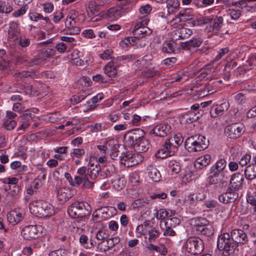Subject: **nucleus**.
<instances>
[{
    "mask_svg": "<svg viewBox=\"0 0 256 256\" xmlns=\"http://www.w3.org/2000/svg\"><path fill=\"white\" fill-rule=\"evenodd\" d=\"M100 171V168L98 164H96L95 168H86V166H82L77 170L78 176H74V185L76 187L80 186L82 184L84 188L90 189L93 188L94 182H91V180L96 179L98 176Z\"/></svg>",
    "mask_w": 256,
    "mask_h": 256,
    "instance_id": "obj_1",
    "label": "nucleus"
},
{
    "mask_svg": "<svg viewBox=\"0 0 256 256\" xmlns=\"http://www.w3.org/2000/svg\"><path fill=\"white\" fill-rule=\"evenodd\" d=\"M217 246L220 251H222L224 256H236L238 252L236 243L228 233H224L218 236Z\"/></svg>",
    "mask_w": 256,
    "mask_h": 256,
    "instance_id": "obj_2",
    "label": "nucleus"
},
{
    "mask_svg": "<svg viewBox=\"0 0 256 256\" xmlns=\"http://www.w3.org/2000/svg\"><path fill=\"white\" fill-rule=\"evenodd\" d=\"M30 210L33 214L39 218H46L54 214V208L50 203L42 200H36L30 204Z\"/></svg>",
    "mask_w": 256,
    "mask_h": 256,
    "instance_id": "obj_3",
    "label": "nucleus"
},
{
    "mask_svg": "<svg viewBox=\"0 0 256 256\" xmlns=\"http://www.w3.org/2000/svg\"><path fill=\"white\" fill-rule=\"evenodd\" d=\"M208 140L202 135H196L186 139L184 142L185 148L190 152H200L206 148Z\"/></svg>",
    "mask_w": 256,
    "mask_h": 256,
    "instance_id": "obj_4",
    "label": "nucleus"
},
{
    "mask_svg": "<svg viewBox=\"0 0 256 256\" xmlns=\"http://www.w3.org/2000/svg\"><path fill=\"white\" fill-rule=\"evenodd\" d=\"M68 212L73 218H84L90 214V206L85 202H76L68 208Z\"/></svg>",
    "mask_w": 256,
    "mask_h": 256,
    "instance_id": "obj_5",
    "label": "nucleus"
},
{
    "mask_svg": "<svg viewBox=\"0 0 256 256\" xmlns=\"http://www.w3.org/2000/svg\"><path fill=\"white\" fill-rule=\"evenodd\" d=\"M185 248L190 254L194 255L199 254L204 249V242L198 237H190L186 242Z\"/></svg>",
    "mask_w": 256,
    "mask_h": 256,
    "instance_id": "obj_6",
    "label": "nucleus"
},
{
    "mask_svg": "<svg viewBox=\"0 0 256 256\" xmlns=\"http://www.w3.org/2000/svg\"><path fill=\"white\" fill-rule=\"evenodd\" d=\"M210 174L207 178L208 185H216V186L223 188L226 186L228 178L224 174L210 171Z\"/></svg>",
    "mask_w": 256,
    "mask_h": 256,
    "instance_id": "obj_7",
    "label": "nucleus"
},
{
    "mask_svg": "<svg viewBox=\"0 0 256 256\" xmlns=\"http://www.w3.org/2000/svg\"><path fill=\"white\" fill-rule=\"evenodd\" d=\"M139 156L138 154H134L130 152H121L120 156H118V160L126 167L130 168L136 165L138 163V160L137 159Z\"/></svg>",
    "mask_w": 256,
    "mask_h": 256,
    "instance_id": "obj_8",
    "label": "nucleus"
},
{
    "mask_svg": "<svg viewBox=\"0 0 256 256\" xmlns=\"http://www.w3.org/2000/svg\"><path fill=\"white\" fill-rule=\"evenodd\" d=\"M244 126L240 124H232L226 126L224 129L226 136L230 138H237L244 132Z\"/></svg>",
    "mask_w": 256,
    "mask_h": 256,
    "instance_id": "obj_9",
    "label": "nucleus"
},
{
    "mask_svg": "<svg viewBox=\"0 0 256 256\" xmlns=\"http://www.w3.org/2000/svg\"><path fill=\"white\" fill-rule=\"evenodd\" d=\"M40 226L29 225L23 228L22 231V235L24 239L31 240L35 239L40 236V230L41 229Z\"/></svg>",
    "mask_w": 256,
    "mask_h": 256,
    "instance_id": "obj_10",
    "label": "nucleus"
},
{
    "mask_svg": "<svg viewBox=\"0 0 256 256\" xmlns=\"http://www.w3.org/2000/svg\"><path fill=\"white\" fill-rule=\"evenodd\" d=\"M146 20L138 22L132 28V32L135 37H143L144 35H149L152 32L150 29L145 26L147 25Z\"/></svg>",
    "mask_w": 256,
    "mask_h": 256,
    "instance_id": "obj_11",
    "label": "nucleus"
},
{
    "mask_svg": "<svg viewBox=\"0 0 256 256\" xmlns=\"http://www.w3.org/2000/svg\"><path fill=\"white\" fill-rule=\"evenodd\" d=\"M171 132V126L167 123H162L156 125L150 132V134L160 137L166 136Z\"/></svg>",
    "mask_w": 256,
    "mask_h": 256,
    "instance_id": "obj_12",
    "label": "nucleus"
},
{
    "mask_svg": "<svg viewBox=\"0 0 256 256\" xmlns=\"http://www.w3.org/2000/svg\"><path fill=\"white\" fill-rule=\"evenodd\" d=\"M230 104L228 101H225L220 104L214 106L210 110V116L214 118L220 116L228 110Z\"/></svg>",
    "mask_w": 256,
    "mask_h": 256,
    "instance_id": "obj_13",
    "label": "nucleus"
},
{
    "mask_svg": "<svg viewBox=\"0 0 256 256\" xmlns=\"http://www.w3.org/2000/svg\"><path fill=\"white\" fill-rule=\"evenodd\" d=\"M234 190L229 187L226 192L218 196V200L223 203H230L234 202L238 197V194Z\"/></svg>",
    "mask_w": 256,
    "mask_h": 256,
    "instance_id": "obj_14",
    "label": "nucleus"
},
{
    "mask_svg": "<svg viewBox=\"0 0 256 256\" xmlns=\"http://www.w3.org/2000/svg\"><path fill=\"white\" fill-rule=\"evenodd\" d=\"M244 180L243 174L236 172L232 176L230 187L233 188L234 190H238L242 188Z\"/></svg>",
    "mask_w": 256,
    "mask_h": 256,
    "instance_id": "obj_15",
    "label": "nucleus"
},
{
    "mask_svg": "<svg viewBox=\"0 0 256 256\" xmlns=\"http://www.w3.org/2000/svg\"><path fill=\"white\" fill-rule=\"evenodd\" d=\"M144 132L140 128L133 130L128 133V141L134 146L138 140L144 137Z\"/></svg>",
    "mask_w": 256,
    "mask_h": 256,
    "instance_id": "obj_16",
    "label": "nucleus"
},
{
    "mask_svg": "<svg viewBox=\"0 0 256 256\" xmlns=\"http://www.w3.org/2000/svg\"><path fill=\"white\" fill-rule=\"evenodd\" d=\"M175 150L172 145L170 144V142L168 139L166 140L165 144L164 145V148L158 151V156L163 158L168 156H172L174 154Z\"/></svg>",
    "mask_w": 256,
    "mask_h": 256,
    "instance_id": "obj_17",
    "label": "nucleus"
},
{
    "mask_svg": "<svg viewBox=\"0 0 256 256\" xmlns=\"http://www.w3.org/2000/svg\"><path fill=\"white\" fill-rule=\"evenodd\" d=\"M234 242L236 243L238 246V243H245L248 240L246 234L242 230H234L232 231L230 234Z\"/></svg>",
    "mask_w": 256,
    "mask_h": 256,
    "instance_id": "obj_18",
    "label": "nucleus"
},
{
    "mask_svg": "<svg viewBox=\"0 0 256 256\" xmlns=\"http://www.w3.org/2000/svg\"><path fill=\"white\" fill-rule=\"evenodd\" d=\"M214 20L212 24L210 26L209 30H208V32H211L213 34H218L222 28L224 18L222 16H214Z\"/></svg>",
    "mask_w": 256,
    "mask_h": 256,
    "instance_id": "obj_19",
    "label": "nucleus"
},
{
    "mask_svg": "<svg viewBox=\"0 0 256 256\" xmlns=\"http://www.w3.org/2000/svg\"><path fill=\"white\" fill-rule=\"evenodd\" d=\"M192 30L188 28L182 27L177 28L173 32V38L176 40L188 38L192 34Z\"/></svg>",
    "mask_w": 256,
    "mask_h": 256,
    "instance_id": "obj_20",
    "label": "nucleus"
},
{
    "mask_svg": "<svg viewBox=\"0 0 256 256\" xmlns=\"http://www.w3.org/2000/svg\"><path fill=\"white\" fill-rule=\"evenodd\" d=\"M112 140L114 141V144L110 146V156L112 159L118 160V156H120L121 151L124 150V146L119 144L116 140Z\"/></svg>",
    "mask_w": 256,
    "mask_h": 256,
    "instance_id": "obj_21",
    "label": "nucleus"
},
{
    "mask_svg": "<svg viewBox=\"0 0 256 256\" xmlns=\"http://www.w3.org/2000/svg\"><path fill=\"white\" fill-rule=\"evenodd\" d=\"M124 9L123 6L113 7L108 11L107 16L112 20H116L122 16Z\"/></svg>",
    "mask_w": 256,
    "mask_h": 256,
    "instance_id": "obj_22",
    "label": "nucleus"
},
{
    "mask_svg": "<svg viewBox=\"0 0 256 256\" xmlns=\"http://www.w3.org/2000/svg\"><path fill=\"white\" fill-rule=\"evenodd\" d=\"M8 221L12 225H15L20 222L22 220V216L21 212L14 210L10 211L6 215Z\"/></svg>",
    "mask_w": 256,
    "mask_h": 256,
    "instance_id": "obj_23",
    "label": "nucleus"
},
{
    "mask_svg": "<svg viewBox=\"0 0 256 256\" xmlns=\"http://www.w3.org/2000/svg\"><path fill=\"white\" fill-rule=\"evenodd\" d=\"M72 194H71L70 190L68 188H61L57 190V198L59 201L62 202H66L72 198Z\"/></svg>",
    "mask_w": 256,
    "mask_h": 256,
    "instance_id": "obj_24",
    "label": "nucleus"
},
{
    "mask_svg": "<svg viewBox=\"0 0 256 256\" xmlns=\"http://www.w3.org/2000/svg\"><path fill=\"white\" fill-rule=\"evenodd\" d=\"M18 24L16 22H11L9 24L8 30V38L10 40L14 41L18 39L19 33L18 31Z\"/></svg>",
    "mask_w": 256,
    "mask_h": 256,
    "instance_id": "obj_25",
    "label": "nucleus"
},
{
    "mask_svg": "<svg viewBox=\"0 0 256 256\" xmlns=\"http://www.w3.org/2000/svg\"><path fill=\"white\" fill-rule=\"evenodd\" d=\"M211 160V156L210 154H205L198 158L194 162V166L196 168L202 169L206 166Z\"/></svg>",
    "mask_w": 256,
    "mask_h": 256,
    "instance_id": "obj_26",
    "label": "nucleus"
},
{
    "mask_svg": "<svg viewBox=\"0 0 256 256\" xmlns=\"http://www.w3.org/2000/svg\"><path fill=\"white\" fill-rule=\"evenodd\" d=\"M134 148L138 152H146L150 147V142L144 137L138 140L136 144L134 146Z\"/></svg>",
    "mask_w": 256,
    "mask_h": 256,
    "instance_id": "obj_27",
    "label": "nucleus"
},
{
    "mask_svg": "<svg viewBox=\"0 0 256 256\" xmlns=\"http://www.w3.org/2000/svg\"><path fill=\"white\" fill-rule=\"evenodd\" d=\"M226 165V160L222 158L220 159L210 168V171H214L226 175V172L224 170Z\"/></svg>",
    "mask_w": 256,
    "mask_h": 256,
    "instance_id": "obj_28",
    "label": "nucleus"
},
{
    "mask_svg": "<svg viewBox=\"0 0 256 256\" xmlns=\"http://www.w3.org/2000/svg\"><path fill=\"white\" fill-rule=\"evenodd\" d=\"M100 176L104 178H106L112 176L115 172V167L110 163H107L102 168Z\"/></svg>",
    "mask_w": 256,
    "mask_h": 256,
    "instance_id": "obj_29",
    "label": "nucleus"
},
{
    "mask_svg": "<svg viewBox=\"0 0 256 256\" xmlns=\"http://www.w3.org/2000/svg\"><path fill=\"white\" fill-rule=\"evenodd\" d=\"M148 170L149 177L154 182L160 181L161 174L159 170L153 165L148 166Z\"/></svg>",
    "mask_w": 256,
    "mask_h": 256,
    "instance_id": "obj_30",
    "label": "nucleus"
},
{
    "mask_svg": "<svg viewBox=\"0 0 256 256\" xmlns=\"http://www.w3.org/2000/svg\"><path fill=\"white\" fill-rule=\"evenodd\" d=\"M244 174L248 180H252L256 178V164L248 165L245 168Z\"/></svg>",
    "mask_w": 256,
    "mask_h": 256,
    "instance_id": "obj_31",
    "label": "nucleus"
},
{
    "mask_svg": "<svg viewBox=\"0 0 256 256\" xmlns=\"http://www.w3.org/2000/svg\"><path fill=\"white\" fill-rule=\"evenodd\" d=\"M214 19V15L201 16L192 22V24L194 26H198L202 24H206L212 23Z\"/></svg>",
    "mask_w": 256,
    "mask_h": 256,
    "instance_id": "obj_32",
    "label": "nucleus"
},
{
    "mask_svg": "<svg viewBox=\"0 0 256 256\" xmlns=\"http://www.w3.org/2000/svg\"><path fill=\"white\" fill-rule=\"evenodd\" d=\"M34 116L35 115L34 114L30 112L28 110H26V112H24L20 116L21 120H24L25 122H24L23 124H22L19 128L25 129L30 126V123L28 122L32 120Z\"/></svg>",
    "mask_w": 256,
    "mask_h": 256,
    "instance_id": "obj_33",
    "label": "nucleus"
},
{
    "mask_svg": "<svg viewBox=\"0 0 256 256\" xmlns=\"http://www.w3.org/2000/svg\"><path fill=\"white\" fill-rule=\"evenodd\" d=\"M18 62H23L24 61H26L27 62V64L30 66H39L44 62L42 60V58L39 54H38L34 58L28 61L24 60V58L23 57L18 58Z\"/></svg>",
    "mask_w": 256,
    "mask_h": 256,
    "instance_id": "obj_34",
    "label": "nucleus"
},
{
    "mask_svg": "<svg viewBox=\"0 0 256 256\" xmlns=\"http://www.w3.org/2000/svg\"><path fill=\"white\" fill-rule=\"evenodd\" d=\"M214 228L210 224H206L202 227H199L197 234H202L206 236H210L214 234Z\"/></svg>",
    "mask_w": 256,
    "mask_h": 256,
    "instance_id": "obj_35",
    "label": "nucleus"
},
{
    "mask_svg": "<svg viewBox=\"0 0 256 256\" xmlns=\"http://www.w3.org/2000/svg\"><path fill=\"white\" fill-rule=\"evenodd\" d=\"M105 74L109 77L114 76L117 74L116 66L113 61L109 62L104 68Z\"/></svg>",
    "mask_w": 256,
    "mask_h": 256,
    "instance_id": "obj_36",
    "label": "nucleus"
},
{
    "mask_svg": "<svg viewBox=\"0 0 256 256\" xmlns=\"http://www.w3.org/2000/svg\"><path fill=\"white\" fill-rule=\"evenodd\" d=\"M220 83V80L210 81L205 85V90H206V94H211L216 92L218 86Z\"/></svg>",
    "mask_w": 256,
    "mask_h": 256,
    "instance_id": "obj_37",
    "label": "nucleus"
},
{
    "mask_svg": "<svg viewBox=\"0 0 256 256\" xmlns=\"http://www.w3.org/2000/svg\"><path fill=\"white\" fill-rule=\"evenodd\" d=\"M208 220L205 218H196L191 220V224L194 226L196 231L198 232L199 227H203L204 226L207 224Z\"/></svg>",
    "mask_w": 256,
    "mask_h": 256,
    "instance_id": "obj_38",
    "label": "nucleus"
},
{
    "mask_svg": "<svg viewBox=\"0 0 256 256\" xmlns=\"http://www.w3.org/2000/svg\"><path fill=\"white\" fill-rule=\"evenodd\" d=\"M168 140L170 142V144L172 145L174 149L177 148L183 142V138L179 133L176 134L173 138H171Z\"/></svg>",
    "mask_w": 256,
    "mask_h": 256,
    "instance_id": "obj_39",
    "label": "nucleus"
},
{
    "mask_svg": "<svg viewBox=\"0 0 256 256\" xmlns=\"http://www.w3.org/2000/svg\"><path fill=\"white\" fill-rule=\"evenodd\" d=\"M40 56L42 58L44 61H45L48 58H50L54 56V50L53 48L42 49L38 52Z\"/></svg>",
    "mask_w": 256,
    "mask_h": 256,
    "instance_id": "obj_40",
    "label": "nucleus"
},
{
    "mask_svg": "<svg viewBox=\"0 0 256 256\" xmlns=\"http://www.w3.org/2000/svg\"><path fill=\"white\" fill-rule=\"evenodd\" d=\"M150 224L148 222H144L142 224L138 225L136 229V232L142 234L146 235L148 234L150 228Z\"/></svg>",
    "mask_w": 256,
    "mask_h": 256,
    "instance_id": "obj_41",
    "label": "nucleus"
},
{
    "mask_svg": "<svg viewBox=\"0 0 256 256\" xmlns=\"http://www.w3.org/2000/svg\"><path fill=\"white\" fill-rule=\"evenodd\" d=\"M168 168L174 174H178L181 170L180 163L176 160H171L168 163Z\"/></svg>",
    "mask_w": 256,
    "mask_h": 256,
    "instance_id": "obj_42",
    "label": "nucleus"
},
{
    "mask_svg": "<svg viewBox=\"0 0 256 256\" xmlns=\"http://www.w3.org/2000/svg\"><path fill=\"white\" fill-rule=\"evenodd\" d=\"M12 10V7L4 0L0 1V12L8 14Z\"/></svg>",
    "mask_w": 256,
    "mask_h": 256,
    "instance_id": "obj_43",
    "label": "nucleus"
},
{
    "mask_svg": "<svg viewBox=\"0 0 256 256\" xmlns=\"http://www.w3.org/2000/svg\"><path fill=\"white\" fill-rule=\"evenodd\" d=\"M148 234L149 236V240L150 241H152L156 240L159 236L160 234V232L156 228L153 227L151 225Z\"/></svg>",
    "mask_w": 256,
    "mask_h": 256,
    "instance_id": "obj_44",
    "label": "nucleus"
},
{
    "mask_svg": "<svg viewBox=\"0 0 256 256\" xmlns=\"http://www.w3.org/2000/svg\"><path fill=\"white\" fill-rule=\"evenodd\" d=\"M174 42H165L163 44L162 51L171 54L174 52Z\"/></svg>",
    "mask_w": 256,
    "mask_h": 256,
    "instance_id": "obj_45",
    "label": "nucleus"
},
{
    "mask_svg": "<svg viewBox=\"0 0 256 256\" xmlns=\"http://www.w3.org/2000/svg\"><path fill=\"white\" fill-rule=\"evenodd\" d=\"M96 8L95 2L91 1L89 2L87 8L88 14L89 17H91L94 15H98V11Z\"/></svg>",
    "mask_w": 256,
    "mask_h": 256,
    "instance_id": "obj_46",
    "label": "nucleus"
},
{
    "mask_svg": "<svg viewBox=\"0 0 256 256\" xmlns=\"http://www.w3.org/2000/svg\"><path fill=\"white\" fill-rule=\"evenodd\" d=\"M36 74L32 72L22 71L20 72H16L14 74L15 77L22 79L26 78H34Z\"/></svg>",
    "mask_w": 256,
    "mask_h": 256,
    "instance_id": "obj_47",
    "label": "nucleus"
},
{
    "mask_svg": "<svg viewBox=\"0 0 256 256\" xmlns=\"http://www.w3.org/2000/svg\"><path fill=\"white\" fill-rule=\"evenodd\" d=\"M114 141L112 140H110L106 142L102 146H98V148L104 154H106L109 152L110 146L114 144Z\"/></svg>",
    "mask_w": 256,
    "mask_h": 256,
    "instance_id": "obj_48",
    "label": "nucleus"
},
{
    "mask_svg": "<svg viewBox=\"0 0 256 256\" xmlns=\"http://www.w3.org/2000/svg\"><path fill=\"white\" fill-rule=\"evenodd\" d=\"M120 241V239L118 237L115 236L112 238H108L106 240L107 248L104 250V251L110 250L116 244H118Z\"/></svg>",
    "mask_w": 256,
    "mask_h": 256,
    "instance_id": "obj_49",
    "label": "nucleus"
},
{
    "mask_svg": "<svg viewBox=\"0 0 256 256\" xmlns=\"http://www.w3.org/2000/svg\"><path fill=\"white\" fill-rule=\"evenodd\" d=\"M212 68L209 66H206L205 68H202L199 72L200 74L198 78L200 80L204 78L212 72Z\"/></svg>",
    "mask_w": 256,
    "mask_h": 256,
    "instance_id": "obj_50",
    "label": "nucleus"
},
{
    "mask_svg": "<svg viewBox=\"0 0 256 256\" xmlns=\"http://www.w3.org/2000/svg\"><path fill=\"white\" fill-rule=\"evenodd\" d=\"M227 14L232 20H236L241 16L242 12L240 10L229 9L227 10Z\"/></svg>",
    "mask_w": 256,
    "mask_h": 256,
    "instance_id": "obj_51",
    "label": "nucleus"
},
{
    "mask_svg": "<svg viewBox=\"0 0 256 256\" xmlns=\"http://www.w3.org/2000/svg\"><path fill=\"white\" fill-rule=\"evenodd\" d=\"M168 212L165 209H160L159 211H157L156 213V218L158 220H161L160 222V226H162L163 220L167 217Z\"/></svg>",
    "mask_w": 256,
    "mask_h": 256,
    "instance_id": "obj_52",
    "label": "nucleus"
},
{
    "mask_svg": "<svg viewBox=\"0 0 256 256\" xmlns=\"http://www.w3.org/2000/svg\"><path fill=\"white\" fill-rule=\"evenodd\" d=\"M16 122L14 120L6 119L4 120V127L7 130H12L16 126Z\"/></svg>",
    "mask_w": 256,
    "mask_h": 256,
    "instance_id": "obj_53",
    "label": "nucleus"
},
{
    "mask_svg": "<svg viewBox=\"0 0 256 256\" xmlns=\"http://www.w3.org/2000/svg\"><path fill=\"white\" fill-rule=\"evenodd\" d=\"M28 9V6L26 4H25L22 6L20 9L15 10L12 13V16L16 18H18L23 16L26 14V12Z\"/></svg>",
    "mask_w": 256,
    "mask_h": 256,
    "instance_id": "obj_54",
    "label": "nucleus"
},
{
    "mask_svg": "<svg viewBox=\"0 0 256 256\" xmlns=\"http://www.w3.org/2000/svg\"><path fill=\"white\" fill-rule=\"evenodd\" d=\"M203 40L200 38H192L189 40L191 48H196L199 47Z\"/></svg>",
    "mask_w": 256,
    "mask_h": 256,
    "instance_id": "obj_55",
    "label": "nucleus"
},
{
    "mask_svg": "<svg viewBox=\"0 0 256 256\" xmlns=\"http://www.w3.org/2000/svg\"><path fill=\"white\" fill-rule=\"evenodd\" d=\"M28 16L30 19L34 22H38L42 20L43 16L36 12H30L28 13Z\"/></svg>",
    "mask_w": 256,
    "mask_h": 256,
    "instance_id": "obj_56",
    "label": "nucleus"
},
{
    "mask_svg": "<svg viewBox=\"0 0 256 256\" xmlns=\"http://www.w3.org/2000/svg\"><path fill=\"white\" fill-rule=\"evenodd\" d=\"M113 50L112 49H108L100 54V57L102 60H109L112 58Z\"/></svg>",
    "mask_w": 256,
    "mask_h": 256,
    "instance_id": "obj_57",
    "label": "nucleus"
},
{
    "mask_svg": "<svg viewBox=\"0 0 256 256\" xmlns=\"http://www.w3.org/2000/svg\"><path fill=\"white\" fill-rule=\"evenodd\" d=\"M113 186L117 190L122 189L124 186V180L122 178H118L114 180L113 182Z\"/></svg>",
    "mask_w": 256,
    "mask_h": 256,
    "instance_id": "obj_58",
    "label": "nucleus"
},
{
    "mask_svg": "<svg viewBox=\"0 0 256 256\" xmlns=\"http://www.w3.org/2000/svg\"><path fill=\"white\" fill-rule=\"evenodd\" d=\"M250 159L251 156L249 154H246L239 161V164L242 167L246 166L250 162Z\"/></svg>",
    "mask_w": 256,
    "mask_h": 256,
    "instance_id": "obj_59",
    "label": "nucleus"
},
{
    "mask_svg": "<svg viewBox=\"0 0 256 256\" xmlns=\"http://www.w3.org/2000/svg\"><path fill=\"white\" fill-rule=\"evenodd\" d=\"M164 224L166 226V228L164 231L163 234L164 236H175L176 232L170 226H168V222H164Z\"/></svg>",
    "mask_w": 256,
    "mask_h": 256,
    "instance_id": "obj_60",
    "label": "nucleus"
},
{
    "mask_svg": "<svg viewBox=\"0 0 256 256\" xmlns=\"http://www.w3.org/2000/svg\"><path fill=\"white\" fill-rule=\"evenodd\" d=\"M67 251L64 249H59L52 251L49 256H66Z\"/></svg>",
    "mask_w": 256,
    "mask_h": 256,
    "instance_id": "obj_61",
    "label": "nucleus"
},
{
    "mask_svg": "<svg viewBox=\"0 0 256 256\" xmlns=\"http://www.w3.org/2000/svg\"><path fill=\"white\" fill-rule=\"evenodd\" d=\"M42 5L43 7L44 11L46 13H50L54 10V6L52 3L46 2V3L42 4Z\"/></svg>",
    "mask_w": 256,
    "mask_h": 256,
    "instance_id": "obj_62",
    "label": "nucleus"
},
{
    "mask_svg": "<svg viewBox=\"0 0 256 256\" xmlns=\"http://www.w3.org/2000/svg\"><path fill=\"white\" fill-rule=\"evenodd\" d=\"M85 153V150L82 148H74L73 152L70 154L71 156H76L80 158Z\"/></svg>",
    "mask_w": 256,
    "mask_h": 256,
    "instance_id": "obj_63",
    "label": "nucleus"
},
{
    "mask_svg": "<svg viewBox=\"0 0 256 256\" xmlns=\"http://www.w3.org/2000/svg\"><path fill=\"white\" fill-rule=\"evenodd\" d=\"M235 100L239 104H243L246 102V98L243 93H238L234 97Z\"/></svg>",
    "mask_w": 256,
    "mask_h": 256,
    "instance_id": "obj_64",
    "label": "nucleus"
}]
</instances>
